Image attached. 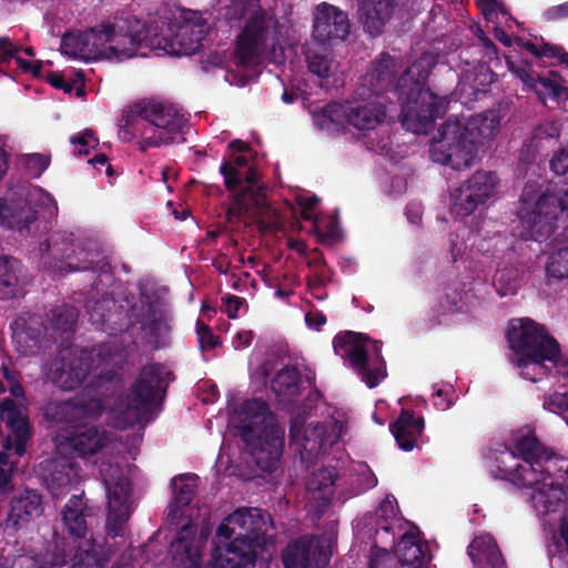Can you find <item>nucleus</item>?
Wrapping results in <instances>:
<instances>
[{"instance_id": "1", "label": "nucleus", "mask_w": 568, "mask_h": 568, "mask_svg": "<svg viewBox=\"0 0 568 568\" xmlns=\"http://www.w3.org/2000/svg\"><path fill=\"white\" fill-rule=\"evenodd\" d=\"M496 463L501 478L530 490L529 501L537 511H568V460L549 453L537 437L518 438L514 450L501 453Z\"/></svg>"}, {"instance_id": "2", "label": "nucleus", "mask_w": 568, "mask_h": 568, "mask_svg": "<svg viewBox=\"0 0 568 568\" xmlns=\"http://www.w3.org/2000/svg\"><path fill=\"white\" fill-rule=\"evenodd\" d=\"M438 58L424 52L416 59L396 82L395 94L400 105L402 125L416 134H427L437 119H442L448 109L447 94L439 95L426 85Z\"/></svg>"}, {"instance_id": "3", "label": "nucleus", "mask_w": 568, "mask_h": 568, "mask_svg": "<svg viewBox=\"0 0 568 568\" xmlns=\"http://www.w3.org/2000/svg\"><path fill=\"white\" fill-rule=\"evenodd\" d=\"M88 312L91 323L109 334L123 331L131 324H141L146 342L154 349L170 344L172 316L148 294H141L139 301L128 311H124L122 305H118L113 297L103 295L92 305H88Z\"/></svg>"}, {"instance_id": "4", "label": "nucleus", "mask_w": 568, "mask_h": 568, "mask_svg": "<svg viewBox=\"0 0 568 568\" xmlns=\"http://www.w3.org/2000/svg\"><path fill=\"white\" fill-rule=\"evenodd\" d=\"M266 520L257 508H239L217 527L212 549L214 562L226 568H255L265 550Z\"/></svg>"}, {"instance_id": "5", "label": "nucleus", "mask_w": 568, "mask_h": 568, "mask_svg": "<svg viewBox=\"0 0 568 568\" xmlns=\"http://www.w3.org/2000/svg\"><path fill=\"white\" fill-rule=\"evenodd\" d=\"M507 341L514 352L511 363L520 371L523 378L536 383L552 368L568 374V357L562 355L559 342L534 320H513L507 331Z\"/></svg>"}, {"instance_id": "6", "label": "nucleus", "mask_w": 568, "mask_h": 568, "mask_svg": "<svg viewBox=\"0 0 568 568\" xmlns=\"http://www.w3.org/2000/svg\"><path fill=\"white\" fill-rule=\"evenodd\" d=\"M236 430L252 462L262 471L271 474L280 467L284 430L266 402L257 398L245 400Z\"/></svg>"}, {"instance_id": "7", "label": "nucleus", "mask_w": 568, "mask_h": 568, "mask_svg": "<svg viewBox=\"0 0 568 568\" xmlns=\"http://www.w3.org/2000/svg\"><path fill=\"white\" fill-rule=\"evenodd\" d=\"M119 136L130 142L140 136V150L171 144L183 134L187 121L174 106L162 102H138L119 119Z\"/></svg>"}, {"instance_id": "8", "label": "nucleus", "mask_w": 568, "mask_h": 568, "mask_svg": "<svg viewBox=\"0 0 568 568\" xmlns=\"http://www.w3.org/2000/svg\"><path fill=\"white\" fill-rule=\"evenodd\" d=\"M104 409L105 405L100 397L77 398L48 403L43 416L61 429L70 430L69 445L80 456L87 457L97 454L105 445L104 433L92 424Z\"/></svg>"}, {"instance_id": "9", "label": "nucleus", "mask_w": 568, "mask_h": 568, "mask_svg": "<svg viewBox=\"0 0 568 568\" xmlns=\"http://www.w3.org/2000/svg\"><path fill=\"white\" fill-rule=\"evenodd\" d=\"M493 121L481 114L471 116L466 123L447 119L429 144L433 162L460 171L471 166L484 139L493 135Z\"/></svg>"}, {"instance_id": "10", "label": "nucleus", "mask_w": 568, "mask_h": 568, "mask_svg": "<svg viewBox=\"0 0 568 568\" xmlns=\"http://www.w3.org/2000/svg\"><path fill=\"white\" fill-rule=\"evenodd\" d=\"M159 27L143 21L128 11H118L111 20L100 23L102 57L109 61H123L136 55L156 54L160 47Z\"/></svg>"}, {"instance_id": "11", "label": "nucleus", "mask_w": 568, "mask_h": 568, "mask_svg": "<svg viewBox=\"0 0 568 568\" xmlns=\"http://www.w3.org/2000/svg\"><path fill=\"white\" fill-rule=\"evenodd\" d=\"M519 203L518 236L524 241L542 242L554 234L559 215L568 210V190L544 192L538 182L528 181L523 189Z\"/></svg>"}, {"instance_id": "12", "label": "nucleus", "mask_w": 568, "mask_h": 568, "mask_svg": "<svg viewBox=\"0 0 568 568\" xmlns=\"http://www.w3.org/2000/svg\"><path fill=\"white\" fill-rule=\"evenodd\" d=\"M174 376L161 363L143 366L125 397L119 396L113 407L116 427L126 429L141 422L159 399L165 397Z\"/></svg>"}, {"instance_id": "13", "label": "nucleus", "mask_w": 568, "mask_h": 568, "mask_svg": "<svg viewBox=\"0 0 568 568\" xmlns=\"http://www.w3.org/2000/svg\"><path fill=\"white\" fill-rule=\"evenodd\" d=\"M229 14L245 21L236 38L235 55L241 64L250 65L266 45L271 30L277 24L276 16L263 8L261 0H234Z\"/></svg>"}, {"instance_id": "14", "label": "nucleus", "mask_w": 568, "mask_h": 568, "mask_svg": "<svg viewBox=\"0 0 568 568\" xmlns=\"http://www.w3.org/2000/svg\"><path fill=\"white\" fill-rule=\"evenodd\" d=\"M333 347L336 354L348 359L353 371L369 388L378 386L386 378L381 341L371 342L363 333L347 331L334 337Z\"/></svg>"}, {"instance_id": "15", "label": "nucleus", "mask_w": 568, "mask_h": 568, "mask_svg": "<svg viewBox=\"0 0 568 568\" xmlns=\"http://www.w3.org/2000/svg\"><path fill=\"white\" fill-rule=\"evenodd\" d=\"M47 251L59 262L55 270L60 274L90 271L95 275L92 286L98 292L102 277H112L111 265L101 251L82 247L65 235H52L48 240Z\"/></svg>"}, {"instance_id": "16", "label": "nucleus", "mask_w": 568, "mask_h": 568, "mask_svg": "<svg viewBox=\"0 0 568 568\" xmlns=\"http://www.w3.org/2000/svg\"><path fill=\"white\" fill-rule=\"evenodd\" d=\"M210 31V24L196 11H185L182 21L169 23L166 32L158 31L160 47L156 48V55H191L199 52L202 41Z\"/></svg>"}, {"instance_id": "17", "label": "nucleus", "mask_w": 568, "mask_h": 568, "mask_svg": "<svg viewBox=\"0 0 568 568\" xmlns=\"http://www.w3.org/2000/svg\"><path fill=\"white\" fill-rule=\"evenodd\" d=\"M100 474L106 491V530L112 537L123 535V526L131 515V484L118 465L102 464Z\"/></svg>"}, {"instance_id": "18", "label": "nucleus", "mask_w": 568, "mask_h": 568, "mask_svg": "<svg viewBox=\"0 0 568 568\" xmlns=\"http://www.w3.org/2000/svg\"><path fill=\"white\" fill-rule=\"evenodd\" d=\"M91 369V359L83 352L67 346L58 351L47 372L48 379L63 390L78 388Z\"/></svg>"}, {"instance_id": "19", "label": "nucleus", "mask_w": 568, "mask_h": 568, "mask_svg": "<svg viewBox=\"0 0 568 568\" xmlns=\"http://www.w3.org/2000/svg\"><path fill=\"white\" fill-rule=\"evenodd\" d=\"M508 70L518 78L527 89L534 91L540 101L547 98L560 102L568 101V88L557 71H549L548 75H541L532 69V62L527 60L514 61L506 57Z\"/></svg>"}, {"instance_id": "20", "label": "nucleus", "mask_w": 568, "mask_h": 568, "mask_svg": "<svg viewBox=\"0 0 568 568\" xmlns=\"http://www.w3.org/2000/svg\"><path fill=\"white\" fill-rule=\"evenodd\" d=\"M240 190L231 192V204L226 211V220L232 223L234 220H241L244 216H253L267 207L266 191L258 184V174L255 168L247 166L245 173H242V184Z\"/></svg>"}, {"instance_id": "21", "label": "nucleus", "mask_w": 568, "mask_h": 568, "mask_svg": "<svg viewBox=\"0 0 568 568\" xmlns=\"http://www.w3.org/2000/svg\"><path fill=\"white\" fill-rule=\"evenodd\" d=\"M349 33L347 12L328 2H321L315 7L312 31L315 42L329 45L334 41H345Z\"/></svg>"}, {"instance_id": "22", "label": "nucleus", "mask_w": 568, "mask_h": 568, "mask_svg": "<svg viewBox=\"0 0 568 568\" xmlns=\"http://www.w3.org/2000/svg\"><path fill=\"white\" fill-rule=\"evenodd\" d=\"M60 50L71 58L103 59L100 24L84 32H65L61 38Z\"/></svg>"}, {"instance_id": "23", "label": "nucleus", "mask_w": 568, "mask_h": 568, "mask_svg": "<svg viewBox=\"0 0 568 568\" xmlns=\"http://www.w3.org/2000/svg\"><path fill=\"white\" fill-rule=\"evenodd\" d=\"M291 443L301 446V453H306L310 457H314L324 453L334 443L327 436V428L322 423L310 424L307 427L294 419L290 426Z\"/></svg>"}, {"instance_id": "24", "label": "nucleus", "mask_w": 568, "mask_h": 568, "mask_svg": "<svg viewBox=\"0 0 568 568\" xmlns=\"http://www.w3.org/2000/svg\"><path fill=\"white\" fill-rule=\"evenodd\" d=\"M38 219V212L32 204L21 196L0 200V224L20 233L29 232L30 224Z\"/></svg>"}, {"instance_id": "25", "label": "nucleus", "mask_w": 568, "mask_h": 568, "mask_svg": "<svg viewBox=\"0 0 568 568\" xmlns=\"http://www.w3.org/2000/svg\"><path fill=\"white\" fill-rule=\"evenodd\" d=\"M397 73L398 64L396 58L388 52H382L371 62V67L364 78V84L369 88L372 94L379 97L389 89H395Z\"/></svg>"}, {"instance_id": "26", "label": "nucleus", "mask_w": 568, "mask_h": 568, "mask_svg": "<svg viewBox=\"0 0 568 568\" xmlns=\"http://www.w3.org/2000/svg\"><path fill=\"white\" fill-rule=\"evenodd\" d=\"M43 513L42 496L34 489H24L10 501L7 526L18 530Z\"/></svg>"}, {"instance_id": "27", "label": "nucleus", "mask_w": 568, "mask_h": 568, "mask_svg": "<svg viewBox=\"0 0 568 568\" xmlns=\"http://www.w3.org/2000/svg\"><path fill=\"white\" fill-rule=\"evenodd\" d=\"M12 332V342L19 353L28 355L32 349L38 347L45 326L38 315H20L10 324Z\"/></svg>"}, {"instance_id": "28", "label": "nucleus", "mask_w": 568, "mask_h": 568, "mask_svg": "<svg viewBox=\"0 0 568 568\" xmlns=\"http://www.w3.org/2000/svg\"><path fill=\"white\" fill-rule=\"evenodd\" d=\"M303 388L302 372L293 364L283 366L271 379V390L280 404H295L298 402Z\"/></svg>"}, {"instance_id": "29", "label": "nucleus", "mask_w": 568, "mask_h": 568, "mask_svg": "<svg viewBox=\"0 0 568 568\" xmlns=\"http://www.w3.org/2000/svg\"><path fill=\"white\" fill-rule=\"evenodd\" d=\"M337 479L338 471L334 466L316 469L307 479V493L312 500L316 503V507L321 510H324L332 504L335 496Z\"/></svg>"}, {"instance_id": "30", "label": "nucleus", "mask_w": 568, "mask_h": 568, "mask_svg": "<svg viewBox=\"0 0 568 568\" xmlns=\"http://www.w3.org/2000/svg\"><path fill=\"white\" fill-rule=\"evenodd\" d=\"M357 2L364 30L372 37L382 34L392 17L395 0H357Z\"/></svg>"}, {"instance_id": "31", "label": "nucleus", "mask_w": 568, "mask_h": 568, "mask_svg": "<svg viewBox=\"0 0 568 568\" xmlns=\"http://www.w3.org/2000/svg\"><path fill=\"white\" fill-rule=\"evenodd\" d=\"M195 532L196 527L184 525L171 545L174 558L183 565L189 564L187 568H201L202 565L201 538L196 540Z\"/></svg>"}, {"instance_id": "32", "label": "nucleus", "mask_w": 568, "mask_h": 568, "mask_svg": "<svg viewBox=\"0 0 568 568\" xmlns=\"http://www.w3.org/2000/svg\"><path fill=\"white\" fill-rule=\"evenodd\" d=\"M322 551L313 546L307 537L291 542L282 554L284 568H322L320 557Z\"/></svg>"}, {"instance_id": "33", "label": "nucleus", "mask_w": 568, "mask_h": 568, "mask_svg": "<svg viewBox=\"0 0 568 568\" xmlns=\"http://www.w3.org/2000/svg\"><path fill=\"white\" fill-rule=\"evenodd\" d=\"M389 429L403 450H412L424 430V418L416 417L414 412L403 409Z\"/></svg>"}, {"instance_id": "34", "label": "nucleus", "mask_w": 568, "mask_h": 568, "mask_svg": "<svg viewBox=\"0 0 568 568\" xmlns=\"http://www.w3.org/2000/svg\"><path fill=\"white\" fill-rule=\"evenodd\" d=\"M376 97L366 102H354L349 110V125L359 131L376 129L386 118V105Z\"/></svg>"}, {"instance_id": "35", "label": "nucleus", "mask_w": 568, "mask_h": 568, "mask_svg": "<svg viewBox=\"0 0 568 568\" xmlns=\"http://www.w3.org/2000/svg\"><path fill=\"white\" fill-rule=\"evenodd\" d=\"M61 515L70 536L75 539L87 538V517L90 516V508L84 501L83 495H72L64 505Z\"/></svg>"}, {"instance_id": "36", "label": "nucleus", "mask_w": 568, "mask_h": 568, "mask_svg": "<svg viewBox=\"0 0 568 568\" xmlns=\"http://www.w3.org/2000/svg\"><path fill=\"white\" fill-rule=\"evenodd\" d=\"M426 548L414 532H405L395 549L398 562L410 568H422L426 562Z\"/></svg>"}, {"instance_id": "37", "label": "nucleus", "mask_w": 568, "mask_h": 568, "mask_svg": "<svg viewBox=\"0 0 568 568\" xmlns=\"http://www.w3.org/2000/svg\"><path fill=\"white\" fill-rule=\"evenodd\" d=\"M21 263L13 258L0 257V300L18 296L20 286Z\"/></svg>"}, {"instance_id": "38", "label": "nucleus", "mask_w": 568, "mask_h": 568, "mask_svg": "<svg viewBox=\"0 0 568 568\" xmlns=\"http://www.w3.org/2000/svg\"><path fill=\"white\" fill-rule=\"evenodd\" d=\"M326 47L315 42L304 50L308 71L321 79H327L331 73L332 58Z\"/></svg>"}, {"instance_id": "39", "label": "nucleus", "mask_w": 568, "mask_h": 568, "mask_svg": "<svg viewBox=\"0 0 568 568\" xmlns=\"http://www.w3.org/2000/svg\"><path fill=\"white\" fill-rule=\"evenodd\" d=\"M22 50L21 47L14 44L9 37H0V63H7L11 59H16L19 68L26 73H31L38 78L41 75L42 62L41 61H28L18 53Z\"/></svg>"}, {"instance_id": "40", "label": "nucleus", "mask_w": 568, "mask_h": 568, "mask_svg": "<svg viewBox=\"0 0 568 568\" xmlns=\"http://www.w3.org/2000/svg\"><path fill=\"white\" fill-rule=\"evenodd\" d=\"M464 184L485 204L495 193L498 176L494 172L476 171Z\"/></svg>"}, {"instance_id": "41", "label": "nucleus", "mask_w": 568, "mask_h": 568, "mask_svg": "<svg viewBox=\"0 0 568 568\" xmlns=\"http://www.w3.org/2000/svg\"><path fill=\"white\" fill-rule=\"evenodd\" d=\"M248 161L244 155H236L232 153L227 159H224L220 165V173L224 179V186L227 191L233 192L242 186V169H246Z\"/></svg>"}, {"instance_id": "42", "label": "nucleus", "mask_w": 568, "mask_h": 568, "mask_svg": "<svg viewBox=\"0 0 568 568\" xmlns=\"http://www.w3.org/2000/svg\"><path fill=\"white\" fill-rule=\"evenodd\" d=\"M352 103L331 102L323 106L316 115V121L321 128L344 126L349 124Z\"/></svg>"}, {"instance_id": "43", "label": "nucleus", "mask_w": 568, "mask_h": 568, "mask_svg": "<svg viewBox=\"0 0 568 568\" xmlns=\"http://www.w3.org/2000/svg\"><path fill=\"white\" fill-rule=\"evenodd\" d=\"M453 211L460 217L473 214L484 205L464 183L452 193Z\"/></svg>"}, {"instance_id": "44", "label": "nucleus", "mask_w": 568, "mask_h": 568, "mask_svg": "<svg viewBox=\"0 0 568 568\" xmlns=\"http://www.w3.org/2000/svg\"><path fill=\"white\" fill-rule=\"evenodd\" d=\"M79 318L77 307L68 304L55 306L51 310L50 322L55 331L70 333L74 331Z\"/></svg>"}, {"instance_id": "45", "label": "nucleus", "mask_w": 568, "mask_h": 568, "mask_svg": "<svg viewBox=\"0 0 568 568\" xmlns=\"http://www.w3.org/2000/svg\"><path fill=\"white\" fill-rule=\"evenodd\" d=\"M377 477L366 464H361L354 474H349L348 494L358 496L377 485Z\"/></svg>"}, {"instance_id": "46", "label": "nucleus", "mask_w": 568, "mask_h": 568, "mask_svg": "<svg viewBox=\"0 0 568 568\" xmlns=\"http://www.w3.org/2000/svg\"><path fill=\"white\" fill-rule=\"evenodd\" d=\"M444 295L440 301L442 313H455L463 308L464 284L455 278L444 287Z\"/></svg>"}, {"instance_id": "47", "label": "nucleus", "mask_w": 568, "mask_h": 568, "mask_svg": "<svg viewBox=\"0 0 568 568\" xmlns=\"http://www.w3.org/2000/svg\"><path fill=\"white\" fill-rule=\"evenodd\" d=\"M102 561L100 546L93 540H88L87 548L79 546L73 556L71 568H101Z\"/></svg>"}, {"instance_id": "48", "label": "nucleus", "mask_w": 568, "mask_h": 568, "mask_svg": "<svg viewBox=\"0 0 568 568\" xmlns=\"http://www.w3.org/2000/svg\"><path fill=\"white\" fill-rule=\"evenodd\" d=\"M497 542L489 534L475 537L468 546L467 552L474 565L479 566L484 564L488 554L497 547Z\"/></svg>"}, {"instance_id": "49", "label": "nucleus", "mask_w": 568, "mask_h": 568, "mask_svg": "<svg viewBox=\"0 0 568 568\" xmlns=\"http://www.w3.org/2000/svg\"><path fill=\"white\" fill-rule=\"evenodd\" d=\"M196 475L182 474L172 479L175 489V505L178 508L186 507L195 496V486L186 483L187 479L195 478Z\"/></svg>"}, {"instance_id": "50", "label": "nucleus", "mask_w": 568, "mask_h": 568, "mask_svg": "<svg viewBox=\"0 0 568 568\" xmlns=\"http://www.w3.org/2000/svg\"><path fill=\"white\" fill-rule=\"evenodd\" d=\"M546 273L556 280L568 277V246L550 254L546 264Z\"/></svg>"}, {"instance_id": "51", "label": "nucleus", "mask_w": 568, "mask_h": 568, "mask_svg": "<svg viewBox=\"0 0 568 568\" xmlns=\"http://www.w3.org/2000/svg\"><path fill=\"white\" fill-rule=\"evenodd\" d=\"M71 464L52 465L44 479L49 488L60 489L71 484Z\"/></svg>"}, {"instance_id": "52", "label": "nucleus", "mask_w": 568, "mask_h": 568, "mask_svg": "<svg viewBox=\"0 0 568 568\" xmlns=\"http://www.w3.org/2000/svg\"><path fill=\"white\" fill-rule=\"evenodd\" d=\"M494 286L498 295L501 297L516 294L519 287V282L515 275V271L511 268L501 270L494 281Z\"/></svg>"}, {"instance_id": "53", "label": "nucleus", "mask_w": 568, "mask_h": 568, "mask_svg": "<svg viewBox=\"0 0 568 568\" xmlns=\"http://www.w3.org/2000/svg\"><path fill=\"white\" fill-rule=\"evenodd\" d=\"M70 142L73 145L79 146L74 151V154L79 156L88 155L90 153V149H95L99 145V139L91 129H85L82 132L72 135L70 138Z\"/></svg>"}, {"instance_id": "54", "label": "nucleus", "mask_w": 568, "mask_h": 568, "mask_svg": "<svg viewBox=\"0 0 568 568\" xmlns=\"http://www.w3.org/2000/svg\"><path fill=\"white\" fill-rule=\"evenodd\" d=\"M69 554L57 541L47 547L45 560L41 568L63 567L68 561Z\"/></svg>"}, {"instance_id": "55", "label": "nucleus", "mask_w": 568, "mask_h": 568, "mask_svg": "<svg viewBox=\"0 0 568 568\" xmlns=\"http://www.w3.org/2000/svg\"><path fill=\"white\" fill-rule=\"evenodd\" d=\"M2 376L8 384V390L10 393V398L14 399H26V393L22 384L19 381V373L14 369H10L6 365H2Z\"/></svg>"}, {"instance_id": "56", "label": "nucleus", "mask_w": 568, "mask_h": 568, "mask_svg": "<svg viewBox=\"0 0 568 568\" xmlns=\"http://www.w3.org/2000/svg\"><path fill=\"white\" fill-rule=\"evenodd\" d=\"M196 334L199 345L202 351L214 349L217 345H220L219 337L213 334L209 325L201 321H197L196 323Z\"/></svg>"}, {"instance_id": "57", "label": "nucleus", "mask_w": 568, "mask_h": 568, "mask_svg": "<svg viewBox=\"0 0 568 568\" xmlns=\"http://www.w3.org/2000/svg\"><path fill=\"white\" fill-rule=\"evenodd\" d=\"M49 163V158L40 153L29 154L24 161L27 170L33 176H40L47 170Z\"/></svg>"}, {"instance_id": "58", "label": "nucleus", "mask_w": 568, "mask_h": 568, "mask_svg": "<svg viewBox=\"0 0 568 568\" xmlns=\"http://www.w3.org/2000/svg\"><path fill=\"white\" fill-rule=\"evenodd\" d=\"M550 169L557 175H568V146L554 154L550 160Z\"/></svg>"}, {"instance_id": "59", "label": "nucleus", "mask_w": 568, "mask_h": 568, "mask_svg": "<svg viewBox=\"0 0 568 568\" xmlns=\"http://www.w3.org/2000/svg\"><path fill=\"white\" fill-rule=\"evenodd\" d=\"M541 58H557L568 67V52L561 45L542 42L539 53V59Z\"/></svg>"}, {"instance_id": "60", "label": "nucleus", "mask_w": 568, "mask_h": 568, "mask_svg": "<svg viewBox=\"0 0 568 568\" xmlns=\"http://www.w3.org/2000/svg\"><path fill=\"white\" fill-rule=\"evenodd\" d=\"M222 312L230 318H236L240 307L245 303V300L243 297L229 294L222 297Z\"/></svg>"}, {"instance_id": "61", "label": "nucleus", "mask_w": 568, "mask_h": 568, "mask_svg": "<svg viewBox=\"0 0 568 568\" xmlns=\"http://www.w3.org/2000/svg\"><path fill=\"white\" fill-rule=\"evenodd\" d=\"M477 39H478L480 47L483 48L484 58H486L488 60V62L498 60L497 45L480 29H479V32L477 33Z\"/></svg>"}, {"instance_id": "62", "label": "nucleus", "mask_w": 568, "mask_h": 568, "mask_svg": "<svg viewBox=\"0 0 568 568\" xmlns=\"http://www.w3.org/2000/svg\"><path fill=\"white\" fill-rule=\"evenodd\" d=\"M545 406L554 413L568 412V392L549 395L545 402Z\"/></svg>"}, {"instance_id": "63", "label": "nucleus", "mask_w": 568, "mask_h": 568, "mask_svg": "<svg viewBox=\"0 0 568 568\" xmlns=\"http://www.w3.org/2000/svg\"><path fill=\"white\" fill-rule=\"evenodd\" d=\"M394 559L389 554L384 551L383 554H376L371 557L368 568H394Z\"/></svg>"}, {"instance_id": "64", "label": "nucleus", "mask_w": 568, "mask_h": 568, "mask_svg": "<svg viewBox=\"0 0 568 568\" xmlns=\"http://www.w3.org/2000/svg\"><path fill=\"white\" fill-rule=\"evenodd\" d=\"M484 562L490 568H505L506 561L503 557V554L499 547H495L488 556L485 558Z\"/></svg>"}]
</instances>
